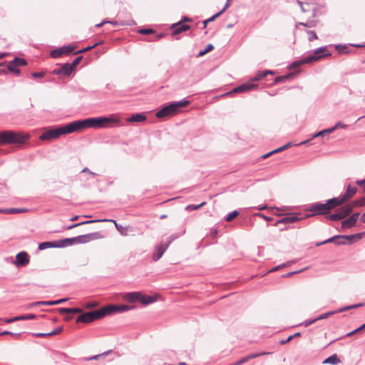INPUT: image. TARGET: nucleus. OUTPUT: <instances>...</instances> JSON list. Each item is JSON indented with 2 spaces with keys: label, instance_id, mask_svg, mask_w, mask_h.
Segmentation results:
<instances>
[{
  "label": "nucleus",
  "instance_id": "nucleus-51",
  "mask_svg": "<svg viewBox=\"0 0 365 365\" xmlns=\"http://www.w3.org/2000/svg\"><path fill=\"white\" fill-rule=\"evenodd\" d=\"M334 130H336V129H339V128H347V125L343 123L341 121H339L337 122L334 125Z\"/></svg>",
  "mask_w": 365,
  "mask_h": 365
},
{
  "label": "nucleus",
  "instance_id": "nucleus-34",
  "mask_svg": "<svg viewBox=\"0 0 365 365\" xmlns=\"http://www.w3.org/2000/svg\"><path fill=\"white\" fill-rule=\"evenodd\" d=\"M16 67L23 66L26 65V61L24 58L16 57L12 61L10 62Z\"/></svg>",
  "mask_w": 365,
  "mask_h": 365
},
{
  "label": "nucleus",
  "instance_id": "nucleus-63",
  "mask_svg": "<svg viewBox=\"0 0 365 365\" xmlns=\"http://www.w3.org/2000/svg\"><path fill=\"white\" fill-rule=\"evenodd\" d=\"M335 48H336V50H338V51L339 53H341V52L344 51V49L346 48L347 47L345 45L341 46L340 44H337V45L335 46Z\"/></svg>",
  "mask_w": 365,
  "mask_h": 365
},
{
  "label": "nucleus",
  "instance_id": "nucleus-50",
  "mask_svg": "<svg viewBox=\"0 0 365 365\" xmlns=\"http://www.w3.org/2000/svg\"><path fill=\"white\" fill-rule=\"evenodd\" d=\"M205 204V202H202L201 204L197 205H189L187 206L186 209L187 210H197L200 207H201L202 205H204Z\"/></svg>",
  "mask_w": 365,
  "mask_h": 365
},
{
  "label": "nucleus",
  "instance_id": "nucleus-2",
  "mask_svg": "<svg viewBox=\"0 0 365 365\" xmlns=\"http://www.w3.org/2000/svg\"><path fill=\"white\" fill-rule=\"evenodd\" d=\"M29 137V134L23 132L3 130L0 131V144L21 146L27 141Z\"/></svg>",
  "mask_w": 365,
  "mask_h": 365
},
{
  "label": "nucleus",
  "instance_id": "nucleus-1",
  "mask_svg": "<svg viewBox=\"0 0 365 365\" xmlns=\"http://www.w3.org/2000/svg\"><path fill=\"white\" fill-rule=\"evenodd\" d=\"M118 120L112 118L108 117H98V118H88L83 120H78L72 121L73 127L75 132H79L85 128H103L106 126L108 123L117 122Z\"/></svg>",
  "mask_w": 365,
  "mask_h": 365
},
{
  "label": "nucleus",
  "instance_id": "nucleus-62",
  "mask_svg": "<svg viewBox=\"0 0 365 365\" xmlns=\"http://www.w3.org/2000/svg\"><path fill=\"white\" fill-rule=\"evenodd\" d=\"M45 73L43 72H34L32 73V76L34 78H43Z\"/></svg>",
  "mask_w": 365,
  "mask_h": 365
},
{
  "label": "nucleus",
  "instance_id": "nucleus-43",
  "mask_svg": "<svg viewBox=\"0 0 365 365\" xmlns=\"http://www.w3.org/2000/svg\"><path fill=\"white\" fill-rule=\"evenodd\" d=\"M98 44V43H95L93 46H87L81 50L77 51L76 52L74 53V54L76 55V54H78V53H82L86 52L88 51H90L92 48H93L94 47H96Z\"/></svg>",
  "mask_w": 365,
  "mask_h": 365
},
{
  "label": "nucleus",
  "instance_id": "nucleus-10",
  "mask_svg": "<svg viewBox=\"0 0 365 365\" xmlns=\"http://www.w3.org/2000/svg\"><path fill=\"white\" fill-rule=\"evenodd\" d=\"M177 114L175 110L172 103L165 105L156 113V116L159 118H164L166 116H171Z\"/></svg>",
  "mask_w": 365,
  "mask_h": 365
},
{
  "label": "nucleus",
  "instance_id": "nucleus-37",
  "mask_svg": "<svg viewBox=\"0 0 365 365\" xmlns=\"http://www.w3.org/2000/svg\"><path fill=\"white\" fill-rule=\"evenodd\" d=\"M292 75L289 74V75H285V76H277L274 78V83H280V82H285L287 80H288L290 77H291Z\"/></svg>",
  "mask_w": 365,
  "mask_h": 365
},
{
  "label": "nucleus",
  "instance_id": "nucleus-35",
  "mask_svg": "<svg viewBox=\"0 0 365 365\" xmlns=\"http://www.w3.org/2000/svg\"><path fill=\"white\" fill-rule=\"evenodd\" d=\"M7 214L23 213L27 212V209L24 208H9L4 211Z\"/></svg>",
  "mask_w": 365,
  "mask_h": 365
},
{
  "label": "nucleus",
  "instance_id": "nucleus-55",
  "mask_svg": "<svg viewBox=\"0 0 365 365\" xmlns=\"http://www.w3.org/2000/svg\"><path fill=\"white\" fill-rule=\"evenodd\" d=\"M153 32H154V31L151 29H141L139 31L140 34H145V35L153 34Z\"/></svg>",
  "mask_w": 365,
  "mask_h": 365
},
{
  "label": "nucleus",
  "instance_id": "nucleus-22",
  "mask_svg": "<svg viewBox=\"0 0 365 365\" xmlns=\"http://www.w3.org/2000/svg\"><path fill=\"white\" fill-rule=\"evenodd\" d=\"M58 248L66 247L74 245L73 237L64 238L62 240H57Z\"/></svg>",
  "mask_w": 365,
  "mask_h": 365
},
{
  "label": "nucleus",
  "instance_id": "nucleus-15",
  "mask_svg": "<svg viewBox=\"0 0 365 365\" xmlns=\"http://www.w3.org/2000/svg\"><path fill=\"white\" fill-rule=\"evenodd\" d=\"M29 263V256L26 252H19L16 256L14 264L16 266H25Z\"/></svg>",
  "mask_w": 365,
  "mask_h": 365
},
{
  "label": "nucleus",
  "instance_id": "nucleus-21",
  "mask_svg": "<svg viewBox=\"0 0 365 365\" xmlns=\"http://www.w3.org/2000/svg\"><path fill=\"white\" fill-rule=\"evenodd\" d=\"M171 103H172V104L173 106V108H174L175 110L178 113L182 108L186 107L188 105H190V101L187 100V99H185V98H184V99L181 100V101H173V102H171Z\"/></svg>",
  "mask_w": 365,
  "mask_h": 365
},
{
  "label": "nucleus",
  "instance_id": "nucleus-30",
  "mask_svg": "<svg viewBox=\"0 0 365 365\" xmlns=\"http://www.w3.org/2000/svg\"><path fill=\"white\" fill-rule=\"evenodd\" d=\"M61 70L62 74L68 76L73 72V69L69 63H66L63 64V66L60 68Z\"/></svg>",
  "mask_w": 365,
  "mask_h": 365
},
{
  "label": "nucleus",
  "instance_id": "nucleus-38",
  "mask_svg": "<svg viewBox=\"0 0 365 365\" xmlns=\"http://www.w3.org/2000/svg\"><path fill=\"white\" fill-rule=\"evenodd\" d=\"M220 16V14H219V12H217V14H215V15H213L212 16H211L210 18L203 21V24H204V26L203 28H205L207 25L208 23L210 22H212L213 21H215L217 17H219Z\"/></svg>",
  "mask_w": 365,
  "mask_h": 365
},
{
  "label": "nucleus",
  "instance_id": "nucleus-32",
  "mask_svg": "<svg viewBox=\"0 0 365 365\" xmlns=\"http://www.w3.org/2000/svg\"><path fill=\"white\" fill-rule=\"evenodd\" d=\"M340 360L338 358L336 354H333L328 358H327L324 361L323 364H337L339 363Z\"/></svg>",
  "mask_w": 365,
  "mask_h": 365
},
{
  "label": "nucleus",
  "instance_id": "nucleus-16",
  "mask_svg": "<svg viewBox=\"0 0 365 365\" xmlns=\"http://www.w3.org/2000/svg\"><path fill=\"white\" fill-rule=\"evenodd\" d=\"M258 87L257 84L252 83H243L239 86H237L233 89L234 93H242L246 92L249 91L254 90Z\"/></svg>",
  "mask_w": 365,
  "mask_h": 365
},
{
  "label": "nucleus",
  "instance_id": "nucleus-41",
  "mask_svg": "<svg viewBox=\"0 0 365 365\" xmlns=\"http://www.w3.org/2000/svg\"><path fill=\"white\" fill-rule=\"evenodd\" d=\"M21 317L20 320H30V319H34L36 318V315L34 314H27L24 315H20Z\"/></svg>",
  "mask_w": 365,
  "mask_h": 365
},
{
  "label": "nucleus",
  "instance_id": "nucleus-49",
  "mask_svg": "<svg viewBox=\"0 0 365 365\" xmlns=\"http://www.w3.org/2000/svg\"><path fill=\"white\" fill-rule=\"evenodd\" d=\"M307 34L309 35V40L310 41H312L318 38L316 33L313 31H307Z\"/></svg>",
  "mask_w": 365,
  "mask_h": 365
},
{
  "label": "nucleus",
  "instance_id": "nucleus-25",
  "mask_svg": "<svg viewBox=\"0 0 365 365\" xmlns=\"http://www.w3.org/2000/svg\"><path fill=\"white\" fill-rule=\"evenodd\" d=\"M47 248H58L57 240L51 242H43L38 245V250H43Z\"/></svg>",
  "mask_w": 365,
  "mask_h": 365
},
{
  "label": "nucleus",
  "instance_id": "nucleus-59",
  "mask_svg": "<svg viewBox=\"0 0 365 365\" xmlns=\"http://www.w3.org/2000/svg\"><path fill=\"white\" fill-rule=\"evenodd\" d=\"M297 4L300 6L301 10H302V12H304H304H307V11H309V9H306V8L304 7V4L302 1H299V0H297Z\"/></svg>",
  "mask_w": 365,
  "mask_h": 365
},
{
  "label": "nucleus",
  "instance_id": "nucleus-42",
  "mask_svg": "<svg viewBox=\"0 0 365 365\" xmlns=\"http://www.w3.org/2000/svg\"><path fill=\"white\" fill-rule=\"evenodd\" d=\"M264 77H265V73H264V71H259L255 77L252 78V81H258L262 79Z\"/></svg>",
  "mask_w": 365,
  "mask_h": 365
},
{
  "label": "nucleus",
  "instance_id": "nucleus-58",
  "mask_svg": "<svg viewBox=\"0 0 365 365\" xmlns=\"http://www.w3.org/2000/svg\"><path fill=\"white\" fill-rule=\"evenodd\" d=\"M360 306H361V304H355V305H352V306H349V307H344L341 308L338 312H341L346 311V310H349L352 308L359 307Z\"/></svg>",
  "mask_w": 365,
  "mask_h": 365
},
{
  "label": "nucleus",
  "instance_id": "nucleus-52",
  "mask_svg": "<svg viewBox=\"0 0 365 365\" xmlns=\"http://www.w3.org/2000/svg\"><path fill=\"white\" fill-rule=\"evenodd\" d=\"M20 319H21V317L19 316H16V317H11V318H6L4 319V322L6 323H12V322H14L16 321H20Z\"/></svg>",
  "mask_w": 365,
  "mask_h": 365
},
{
  "label": "nucleus",
  "instance_id": "nucleus-23",
  "mask_svg": "<svg viewBox=\"0 0 365 365\" xmlns=\"http://www.w3.org/2000/svg\"><path fill=\"white\" fill-rule=\"evenodd\" d=\"M289 146V144H287L285 145H283L279 148H277V149H274L273 150H271L267 153H264V154H262L260 156L258 157V159H260V160H264L265 158H267L269 157H270L272 155H273L274 153H279L282 150H284V149H286L287 147Z\"/></svg>",
  "mask_w": 365,
  "mask_h": 365
},
{
  "label": "nucleus",
  "instance_id": "nucleus-53",
  "mask_svg": "<svg viewBox=\"0 0 365 365\" xmlns=\"http://www.w3.org/2000/svg\"><path fill=\"white\" fill-rule=\"evenodd\" d=\"M363 329H364V328H362V325H361L359 327H358L357 329H354V330L347 333L346 334V336H347V337L351 336H352V335L359 332L361 330H363Z\"/></svg>",
  "mask_w": 365,
  "mask_h": 365
},
{
  "label": "nucleus",
  "instance_id": "nucleus-60",
  "mask_svg": "<svg viewBox=\"0 0 365 365\" xmlns=\"http://www.w3.org/2000/svg\"><path fill=\"white\" fill-rule=\"evenodd\" d=\"M356 185L364 187V192H365V178L364 180H359L356 181Z\"/></svg>",
  "mask_w": 365,
  "mask_h": 365
},
{
  "label": "nucleus",
  "instance_id": "nucleus-57",
  "mask_svg": "<svg viewBox=\"0 0 365 365\" xmlns=\"http://www.w3.org/2000/svg\"><path fill=\"white\" fill-rule=\"evenodd\" d=\"M179 237V235H178L177 234H175V235H172L169 237L168 241L166 242H165V244H168V247L170 246V245L172 243V242L173 240H175V239H177L178 237Z\"/></svg>",
  "mask_w": 365,
  "mask_h": 365
},
{
  "label": "nucleus",
  "instance_id": "nucleus-64",
  "mask_svg": "<svg viewBox=\"0 0 365 365\" xmlns=\"http://www.w3.org/2000/svg\"><path fill=\"white\" fill-rule=\"evenodd\" d=\"M96 305L95 302H87L84 304V307L86 309H91L94 307Z\"/></svg>",
  "mask_w": 365,
  "mask_h": 365
},
{
  "label": "nucleus",
  "instance_id": "nucleus-33",
  "mask_svg": "<svg viewBox=\"0 0 365 365\" xmlns=\"http://www.w3.org/2000/svg\"><path fill=\"white\" fill-rule=\"evenodd\" d=\"M363 233H356L354 235H344V240H348L349 245H351L353 243L354 240H359L361 238Z\"/></svg>",
  "mask_w": 365,
  "mask_h": 365
},
{
  "label": "nucleus",
  "instance_id": "nucleus-9",
  "mask_svg": "<svg viewBox=\"0 0 365 365\" xmlns=\"http://www.w3.org/2000/svg\"><path fill=\"white\" fill-rule=\"evenodd\" d=\"M75 47L72 45L62 46L61 48L52 50L50 56L53 58H57L63 55H68L74 50Z\"/></svg>",
  "mask_w": 365,
  "mask_h": 365
},
{
  "label": "nucleus",
  "instance_id": "nucleus-29",
  "mask_svg": "<svg viewBox=\"0 0 365 365\" xmlns=\"http://www.w3.org/2000/svg\"><path fill=\"white\" fill-rule=\"evenodd\" d=\"M343 239L344 240V235H335L323 242L317 243L316 246L319 247L327 243L333 242L335 244L336 240Z\"/></svg>",
  "mask_w": 365,
  "mask_h": 365
},
{
  "label": "nucleus",
  "instance_id": "nucleus-61",
  "mask_svg": "<svg viewBox=\"0 0 365 365\" xmlns=\"http://www.w3.org/2000/svg\"><path fill=\"white\" fill-rule=\"evenodd\" d=\"M255 215L258 216V217H260L263 218L264 220H265L267 221H271L272 220V217L266 216L265 215H264L262 213H257V214H255Z\"/></svg>",
  "mask_w": 365,
  "mask_h": 365
},
{
  "label": "nucleus",
  "instance_id": "nucleus-39",
  "mask_svg": "<svg viewBox=\"0 0 365 365\" xmlns=\"http://www.w3.org/2000/svg\"><path fill=\"white\" fill-rule=\"evenodd\" d=\"M238 215H239V212L237 210H234L232 212L229 213L226 216L225 220L227 222H230V221L232 220L235 217H236Z\"/></svg>",
  "mask_w": 365,
  "mask_h": 365
},
{
  "label": "nucleus",
  "instance_id": "nucleus-56",
  "mask_svg": "<svg viewBox=\"0 0 365 365\" xmlns=\"http://www.w3.org/2000/svg\"><path fill=\"white\" fill-rule=\"evenodd\" d=\"M347 244H349L348 240L339 239V240H336V242H335L336 245H347Z\"/></svg>",
  "mask_w": 365,
  "mask_h": 365
},
{
  "label": "nucleus",
  "instance_id": "nucleus-48",
  "mask_svg": "<svg viewBox=\"0 0 365 365\" xmlns=\"http://www.w3.org/2000/svg\"><path fill=\"white\" fill-rule=\"evenodd\" d=\"M8 69L13 73H19L20 71L14 65H12L11 63L8 64Z\"/></svg>",
  "mask_w": 365,
  "mask_h": 365
},
{
  "label": "nucleus",
  "instance_id": "nucleus-45",
  "mask_svg": "<svg viewBox=\"0 0 365 365\" xmlns=\"http://www.w3.org/2000/svg\"><path fill=\"white\" fill-rule=\"evenodd\" d=\"M82 56H78L76 57L73 61L72 62V63H71V66L73 68V69L74 70L75 68L80 63L81 61L82 60Z\"/></svg>",
  "mask_w": 365,
  "mask_h": 365
},
{
  "label": "nucleus",
  "instance_id": "nucleus-8",
  "mask_svg": "<svg viewBox=\"0 0 365 365\" xmlns=\"http://www.w3.org/2000/svg\"><path fill=\"white\" fill-rule=\"evenodd\" d=\"M352 206L346 205L339 209L336 212L329 215L327 219L331 221L343 220L352 212Z\"/></svg>",
  "mask_w": 365,
  "mask_h": 365
},
{
  "label": "nucleus",
  "instance_id": "nucleus-20",
  "mask_svg": "<svg viewBox=\"0 0 365 365\" xmlns=\"http://www.w3.org/2000/svg\"><path fill=\"white\" fill-rule=\"evenodd\" d=\"M173 34L172 35H177L182 31H185L190 29V26L182 24L181 21L175 23L172 26Z\"/></svg>",
  "mask_w": 365,
  "mask_h": 365
},
{
  "label": "nucleus",
  "instance_id": "nucleus-36",
  "mask_svg": "<svg viewBox=\"0 0 365 365\" xmlns=\"http://www.w3.org/2000/svg\"><path fill=\"white\" fill-rule=\"evenodd\" d=\"M325 135H326V134H324V130H322L321 131H319V132L313 134L311 139L305 140V141L301 143V144H307L313 138H319V137L324 138Z\"/></svg>",
  "mask_w": 365,
  "mask_h": 365
},
{
  "label": "nucleus",
  "instance_id": "nucleus-28",
  "mask_svg": "<svg viewBox=\"0 0 365 365\" xmlns=\"http://www.w3.org/2000/svg\"><path fill=\"white\" fill-rule=\"evenodd\" d=\"M98 235H99L98 232H93V233L86 234V235H80V236L82 239L83 243L84 244V243H87L93 240L97 239Z\"/></svg>",
  "mask_w": 365,
  "mask_h": 365
},
{
  "label": "nucleus",
  "instance_id": "nucleus-44",
  "mask_svg": "<svg viewBox=\"0 0 365 365\" xmlns=\"http://www.w3.org/2000/svg\"><path fill=\"white\" fill-rule=\"evenodd\" d=\"M336 312H339L338 311L337 312H329L322 314L319 315L318 317H317V321L327 319L329 316L334 314Z\"/></svg>",
  "mask_w": 365,
  "mask_h": 365
},
{
  "label": "nucleus",
  "instance_id": "nucleus-7",
  "mask_svg": "<svg viewBox=\"0 0 365 365\" xmlns=\"http://www.w3.org/2000/svg\"><path fill=\"white\" fill-rule=\"evenodd\" d=\"M306 211L312 212L311 214H307L304 215L305 218L310 217L315 215H327L329 214L330 210L328 207V204L326 202H314L311 205L306 209Z\"/></svg>",
  "mask_w": 365,
  "mask_h": 365
},
{
  "label": "nucleus",
  "instance_id": "nucleus-24",
  "mask_svg": "<svg viewBox=\"0 0 365 365\" xmlns=\"http://www.w3.org/2000/svg\"><path fill=\"white\" fill-rule=\"evenodd\" d=\"M357 192V188L356 187H352L351 185H348L346 192L341 196L346 201L347 200L351 198Z\"/></svg>",
  "mask_w": 365,
  "mask_h": 365
},
{
  "label": "nucleus",
  "instance_id": "nucleus-26",
  "mask_svg": "<svg viewBox=\"0 0 365 365\" xmlns=\"http://www.w3.org/2000/svg\"><path fill=\"white\" fill-rule=\"evenodd\" d=\"M58 312L61 314H82L81 308H59Z\"/></svg>",
  "mask_w": 365,
  "mask_h": 365
},
{
  "label": "nucleus",
  "instance_id": "nucleus-13",
  "mask_svg": "<svg viewBox=\"0 0 365 365\" xmlns=\"http://www.w3.org/2000/svg\"><path fill=\"white\" fill-rule=\"evenodd\" d=\"M168 248V244L163 242L155 246L154 252L153 254V260L158 261V259H160Z\"/></svg>",
  "mask_w": 365,
  "mask_h": 365
},
{
  "label": "nucleus",
  "instance_id": "nucleus-46",
  "mask_svg": "<svg viewBox=\"0 0 365 365\" xmlns=\"http://www.w3.org/2000/svg\"><path fill=\"white\" fill-rule=\"evenodd\" d=\"M62 330H63V327H58L56 328L55 329H53L52 331L48 332V336H50L58 334L62 331Z\"/></svg>",
  "mask_w": 365,
  "mask_h": 365
},
{
  "label": "nucleus",
  "instance_id": "nucleus-19",
  "mask_svg": "<svg viewBox=\"0 0 365 365\" xmlns=\"http://www.w3.org/2000/svg\"><path fill=\"white\" fill-rule=\"evenodd\" d=\"M346 200L344 199V197L340 195L336 197H333L331 199H329L327 200V203L328 204V207L330 210L334 209L335 207L341 205L343 204Z\"/></svg>",
  "mask_w": 365,
  "mask_h": 365
},
{
  "label": "nucleus",
  "instance_id": "nucleus-4",
  "mask_svg": "<svg viewBox=\"0 0 365 365\" xmlns=\"http://www.w3.org/2000/svg\"><path fill=\"white\" fill-rule=\"evenodd\" d=\"M327 51V46L320 47L314 51L312 54H310L307 56H305L299 60L294 61L291 65L290 68H298L304 64L309 63L314 61H316L323 57L331 56V53H327L324 55H319V53H323Z\"/></svg>",
  "mask_w": 365,
  "mask_h": 365
},
{
  "label": "nucleus",
  "instance_id": "nucleus-47",
  "mask_svg": "<svg viewBox=\"0 0 365 365\" xmlns=\"http://www.w3.org/2000/svg\"><path fill=\"white\" fill-rule=\"evenodd\" d=\"M354 205L359 207H363L365 205V197H363L359 200L354 201Z\"/></svg>",
  "mask_w": 365,
  "mask_h": 365
},
{
  "label": "nucleus",
  "instance_id": "nucleus-27",
  "mask_svg": "<svg viewBox=\"0 0 365 365\" xmlns=\"http://www.w3.org/2000/svg\"><path fill=\"white\" fill-rule=\"evenodd\" d=\"M146 120V116L143 113H135L128 118V122H143Z\"/></svg>",
  "mask_w": 365,
  "mask_h": 365
},
{
  "label": "nucleus",
  "instance_id": "nucleus-5",
  "mask_svg": "<svg viewBox=\"0 0 365 365\" xmlns=\"http://www.w3.org/2000/svg\"><path fill=\"white\" fill-rule=\"evenodd\" d=\"M124 298L128 302L134 303L139 302L143 305H148L157 300L155 296L143 295L140 292H128L125 295Z\"/></svg>",
  "mask_w": 365,
  "mask_h": 365
},
{
  "label": "nucleus",
  "instance_id": "nucleus-6",
  "mask_svg": "<svg viewBox=\"0 0 365 365\" xmlns=\"http://www.w3.org/2000/svg\"><path fill=\"white\" fill-rule=\"evenodd\" d=\"M106 311L107 309L103 307L98 310L82 313L77 317L76 322L77 323L81 322L84 324L93 322L106 317L105 312Z\"/></svg>",
  "mask_w": 365,
  "mask_h": 365
},
{
  "label": "nucleus",
  "instance_id": "nucleus-11",
  "mask_svg": "<svg viewBox=\"0 0 365 365\" xmlns=\"http://www.w3.org/2000/svg\"><path fill=\"white\" fill-rule=\"evenodd\" d=\"M104 309H106L107 311L105 312L106 315H110L117 312H123L130 309L129 306L128 305H108L103 307Z\"/></svg>",
  "mask_w": 365,
  "mask_h": 365
},
{
  "label": "nucleus",
  "instance_id": "nucleus-18",
  "mask_svg": "<svg viewBox=\"0 0 365 365\" xmlns=\"http://www.w3.org/2000/svg\"><path fill=\"white\" fill-rule=\"evenodd\" d=\"M113 222L117 230L122 235H127V230L128 227H124L121 225H119L114 220H108V219H103V220H88L87 222Z\"/></svg>",
  "mask_w": 365,
  "mask_h": 365
},
{
  "label": "nucleus",
  "instance_id": "nucleus-12",
  "mask_svg": "<svg viewBox=\"0 0 365 365\" xmlns=\"http://www.w3.org/2000/svg\"><path fill=\"white\" fill-rule=\"evenodd\" d=\"M304 218H305L304 217H298V214H291V215H289L284 217L282 219L277 220L274 223V226H277L280 223H282V224L294 223V222H296L299 221Z\"/></svg>",
  "mask_w": 365,
  "mask_h": 365
},
{
  "label": "nucleus",
  "instance_id": "nucleus-14",
  "mask_svg": "<svg viewBox=\"0 0 365 365\" xmlns=\"http://www.w3.org/2000/svg\"><path fill=\"white\" fill-rule=\"evenodd\" d=\"M359 213L355 212L349 218L341 222V229H348L353 227L359 219Z\"/></svg>",
  "mask_w": 365,
  "mask_h": 365
},
{
  "label": "nucleus",
  "instance_id": "nucleus-3",
  "mask_svg": "<svg viewBox=\"0 0 365 365\" xmlns=\"http://www.w3.org/2000/svg\"><path fill=\"white\" fill-rule=\"evenodd\" d=\"M74 133L72 122L63 126L54 127L45 130L39 137L41 140H49L58 138L62 135Z\"/></svg>",
  "mask_w": 365,
  "mask_h": 365
},
{
  "label": "nucleus",
  "instance_id": "nucleus-54",
  "mask_svg": "<svg viewBox=\"0 0 365 365\" xmlns=\"http://www.w3.org/2000/svg\"><path fill=\"white\" fill-rule=\"evenodd\" d=\"M315 322H317V318H314L313 319H307L304 322L302 323V325H304L305 327H307L312 324Z\"/></svg>",
  "mask_w": 365,
  "mask_h": 365
},
{
  "label": "nucleus",
  "instance_id": "nucleus-31",
  "mask_svg": "<svg viewBox=\"0 0 365 365\" xmlns=\"http://www.w3.org/2000/svg\"><path fill=\"white\" fill-rule=\"evenodd\" d=\"M67 300H68V298H63V299H58V300H53V301L39 302H38V304L48 305V306H51V305H56V304H61L63 302H66Z\"/></svg>",
  "mask_w": 365,
  "mask_h": 365
},
{
  "label": "nucleus",
  "instance_id": "nucleus-17",
  "mask_svg": "<svg viewBox=\"0 0 365 365\" xmlns=\"http://www.w3.org/2000/svg\"><path fill=\"white\" fill-rule=\"evenodd\" d=\"M268 354L269 353L266 352V351L252 353V354H248V355L242 357L240 360L237 361L236 363H237V365H242V364L247 362L250 359H255L257 357H259V356H264V355H266V354Z\"/></svg>",
  "mask_w": 365,
  "mask_h": 365
},
{
  "label": "nucleus",
  "instance_id": "nucleus-40",
  "mask_svg": "<svg viewBox=\"0 0 365 365\" xmlns=\"http://www.w3.org/2000/svg\"><path fill=\"white\" fill-rule=\"evenodd\" d=\"M213 48H214V46L212 44H211V43L207 44L203 51H200L199 56H202L206 54L207 53L210 52V51H212Z\"/></svg>",
  "mask_w": 365,
  "mask_h": 365
}]
</instances>
